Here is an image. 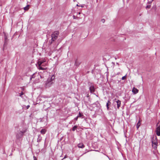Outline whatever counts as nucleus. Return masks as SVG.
<instances>
[{"label": "nucleus", "instance_id": "1", "mask_svg": "<svg viewBox=\"0 0 160 160\" xmlns=\"http://www.w3.org/2000/svg\"><path fill=\"white\" fill-rule=\"evenodd\" d=\"M152 146L154 149H156L158 145V139L156 136H153L152 139Z\"/></svg>", "mask_w": 160, "mask_h": 160}, {"label": "nucleus", "instance_id": "2", "mask_svg": "<svg viewBox=\"0 0 160 160\" xmlns=\"http://www.w3.org/2000/svg\"><path fill=\"white\" fill-rule=\"evenodd\" d=\"M59 34V32L58 31H56L53 32V33L51 35L52 42H50V44H52V42L54 41L57 39Z\"/></svg>", "mask_w": 160, "mask_h": 160}, {"label": "nucleus", "instance_id": "3", "mask_svg": "<svg viewBox=\"0 0 160 160\" xmlns=\"http://www.w3.org/2000/svg\"><path fill=\"white\" fill-rule=\"evenodd\" d=\"M156 132L158 136H160V122H158L157 124Z\"/></svg>", "mask_w": 160, "mask_h": 160}, {"label": "nucleus", "instance_id": "4", "mask_svg": "<svg viewBox=\"0 0 160 160\" xmlns=\"http://www.w3.org/2000/svg\"><path fill=\"white\" fill-rule=\"evenodd\" d=\"M52 81L50 80V79L48 78L47 81L46 83V86L47 87H50L52 84Z\"/></svg>", "mask_w": 160, "mask_h": 160}, {"label": "nucleus", "instance_id": "5", "mask_svg": "<svg viewBox=\"0 0 160 160\" xmlns=\"http://www.w3.org/2000/svg\"><path fill=\"white\" fill-rule=\"evenodd\" d=\"M23 136L22 133V132H20L18 133L16 135V138L18 139L21 137H22Z\"/></svg>", "mask_w": 160, "mask_h": 160}, {"label": "nucleus", "instance_id": "6", "mask_svg": "<svg viewBox=\"0 0 160 160\" xmlns=\"http://www.w3.org/2000/svg\"><path fill=\"white\" fill-rule=\"evenodd\" d=\"M132 92L134 94H136L137 93H138L139 92V90L137 88H136L135 87H133L132 90Z\"/></svg>", "mask_w": 160, "mask_h": 160}, {"label": "nucleus", "instance_id": "7", "mask_svg": "<svg viewBox=\"0 0 160 160\" xmlns=\"http://www.w3.org/2000/svg\"><path fill=\"white\" fill-rule=\"evenodd\" d=\"M81 63L80 61L78 59H76L75 61V65L76 66H78Z\"/></svg>", "mask_w": 160, "mask_h": 160}, {"label": "nucleus", "instance_id": "8", "mask_svg": "<svg viewBox=\"0 0 160 160\" xmlns=\"http://www.w3.org/2000/svg\"><path fill=\"white\" fill-rule=\"evenodd\" d=\"M116 102L117 103V107L119 109V107H120L121 105V101L119 100H118L117 101H116Z\"/></svg>", "mask_w": 160, "mask_h": 160}, {"label": "nucleus", "instance_id": "9", "mask_svg": "<svg viewBox=\"0 0 160 160\" xmlns=\"http://www.w3.org/2000/svg\"><path fill=\"white\" fill-rule=\"evenodd\" d=\"M78 147L79 148H84L85 146L82 143H80L78 144Z\"/></svg>", "mask_w": 160, "mask_h": 160}, {"label": "nucleus", "instance_id": "10", "mask_svg": "<svg viewBox=\"0 0 160 160\" xmlns=\"http://www.w3.org/2000/svg\"><path fill=\"white\" fill-rule=\"evenodd\" d=\"M89 89L91 92H94V88L93 86H91Z\"/></svg>", "mask_w": 160, "mask_h": 160}, {"label": "nucleus", "instance_id": "11", "mask_svg": "<svg viewBox=\"0 0 160 160\" xmlns=\"http://www.w3.org/2000/svg\"><path fill=\"white\" fill-rule=\"evenodd\" d=\"M45 60H43L42 61H38V66H41V65L44 62H45Z\"/></svg>", "mask_w": 160, "mask_h": 160}, {"label": "nucleus", "instance_id": "12", "mask_svg": "<svg viewBox=\"0 0 160 160\" xmlns=\"http://www.w3.org/2000/svg\"><path fill=\"white\" fill-rule=\"evenodd\" d=\"M111 103L110 102V101L109 100L108 101V102L107 103V105H106L107 107L108 110L109 109V106L110 105Z\"/></svg>", "mask_w": 160, "mask_h": 160}, {"label": "nucleus", "instance_id": "13", "mask_svg": "<svg viewBox=\"0 0 160 160\" xmlns=\"http://www.w3.org/2000/svg\"><path fill=\"white\" fill-rule=\"evenodd\" d=\"M140 122H141L140 120H139L138 122V123L137 124V128L138 129V128H139V127H140V126L141 125V123Z\"/></svg>", "mask_w": 160, "mask_h": 160}, {"label": "nucleus", "instance_id": "14", "mask_svg": "<svg viewBox=\"0 0 160 160\" xmlns=\"http://www.w3.org/2000/svg\"><path fill=\"white\" fill-rule=\"evenodd\" d=\"M46 132V130L45 129H42L41 130V133L42 134H44Z\"/></svg>", "mask_w": 160, "mask_h": 160}, {"label": "nucleus", "instance_id": "15", "mask_svg": "<svg viewBox=\"0 0 160 160\" xmlns=\"http://www.w3.org/2000/svg\"><path fill=\"white\" fill-rule=\"evenodd\" d=\"M29 5H27V7L24 8V10L25 11L28 10L29 8Z\"/></svg>", "mask_w": 160, "mask_h": 160}, {"label": "nucleus", "instance_id": "16", "mask_svg": "<svg viewBox=\"0 0 160 160\" xmlns=\"http://www.w3.org/2000/svg\"><path fill=\"white\" fill-rule=\"evenodd\" d=\"M77 127L76 126H74L72 129V130L73 131H74L77 128Z\"/></svg>", "mask_w": 160, "mask_h": 160}, {"label": "nucleus", "instance_id": "17", "mask_svg": "<svg viewBox=\"0 0 160 160\" xmlns=\"http://www.w3.org/2000/svg\"><path fill=\"white\" fill-rule=\"evenodd\" d=\"M83 116V115L82 114V113H81L80 112H79V115L78 116V117H81L82 116Z\"/></svg>", "mask_w": 160, "mask_h": 160}, {"label": "nucleus", "instance_id": "18", "mask_svg": "<svg viewBox=\"0 0 160 160\" xmlns=\"http://www.w3.org/2000/svg\"><path fill=\"white\" fill-rule=\"evenodd\" d=\"M38 67H39V69H41V70H44V69H45V68H43L41 66H38Z\"/></svg>", "mask_w": 160, "mask_h": 160}, {"label": "nucleus", "instance_id": "19", "mask_svg": "<svg viewBox=\"0 0 160 160\" xmlns=\"http://www.w3.org/2000/svg\"><path fill=\"white\" fill-rule=\"evenodd\" d=\"M54 79V75H52L51 78H50V80L51 81H52Z\"/></svg>", "mask_w": 160, "mask_h": 160}, {"label": "nucleus", "instance_id": "20", "mask_svg": "<svg viewBox=\"0 0 160 160\" xmlns=\"http://www.w3.org/2000/svg\"><path fill=\"white\" fill-rule=\"evenodd\" d=\"M126 76H125L123 77H122V80H125L126 79Z\"/></svg>", "mask_w": 160, "mask_h": 160}, {"label": "nucleus", "instance_id": "21", "mask_svg": "<svg viewBox=\"0 0 160 160\" xmlns=\"http://www.w3.org/2000/svg\"><path fill=\"white\" fill-rule=\"evenodd\" d=\"M23 94V93L22 92L20 94V96L21 97V96Z\"/></svg>", "mask_w": 160, "mask_h": 160}, {"label": "nucleus", "instance_id": "22", "mask_svg": "<svg viewBox=\"0 0 160 160\" xmlns=\"http://www.w3.org/2000/svg\"><path fill=\"white\" fill-rule=\"evenodd\" d=\"M101 22H102V23H104L105 22V20L104 19H102L101 20Z\"/></svg>", "mask_w": 160, "mask_h": 160}, {"label": "nucleus", "instance_id": "23", "mask_svg": "<svg viewBox=\"0 0 160 160\" xmlns=\"http://www.w3.org/2000/svg\"><path fill=\"white\" fill-rule=\"evenodd\" d=\"M150 5H147L146 7V8H150Z\"/></svg>", "mask_w": 160, "mask_h": 160}, {"label": "nucleus", "instance_id": "24", "mask_svg": "<svg viewBox=\"0 0 160 160\" xmlns=\"http://www.w3.org/2000/svg\"><path fill=\"white\" fill-rule=\"evenodd\" d=\"M78 118V117L77 116V117L74 119L75 120L77 121Z\"/></svg>", "mask_w": 160, "mask_h": 160}, {"label": "nucleus", "instance_id": "25", "mask_svg": "<svg viewBox=\"0 0 160 160\" xmlns=\"http://www.w3.org/2000/svg\"><path fill=\"white\" fill-rule=\"evenodd\" d=\"M33 159L34 160H37V159L36 158L35 156H33Z\"/></svg>", "mask_w": 160, "mask_h": 160}, {"label": "nucleus", "instance_id": "26", "mask_svg": "<svg viewBox=\"0 0 160 160\" xmlns=\"http://www.w3.org/2000/svg\"><path fill=\"white\" fill-rule=\"evenodd\" d=\"M20 132H22V134L23 135V134L25 132H26V131H20Z\"/></svg>", "mask_w": 160, "mask_h": 160}, {"label": "nucleus", "instance_id": "27", "mask_svg": "<svg viewBox=\"0 0 160 160\" xmlns=\"http://www.w3.org/2000/svg\"><path fill=\"white\" fill-rule=\"evenodd\" d=\"M29 107H30V106L29 105H28L27 106V109H28L29 108Z\"/></svg>", "mask_w": 160, "mask_h": 160}, {"label": "nucleus", "instance_id": "28", "mask_svg": "<svg viewBox=\"0 0 160 160\" xmlns=\"http://www.w3.org/2000/svg\"><path fill=\"white\" fill-rule=\"evenodd\" d=\"M67 157V155H66L64 156V158H63V159H65V158H66Z\"/></svg>", "mask_w": 160, "mask_h": 160}, {"label": "nucleus", "instance_id": "29", "mask_svg": "<svg viewBox=\"0 0 160 160\" xmlns=\"http://www.w3.org/2000/svg\"><path fill=\"white\" fill-rule=\"evenodd\" d=\"M34 75H33L32 76V78H31V79H32V78H34Z\"/></svg>", "mask_w": 160, "mask_h": 160}, {"label": "nucleus", "instance_id": "30", "mask_svg": "<svg viewBox=\"0 0 160 160\" xmlns=\"http://www.w3.org/2000/svg\"><path fill=\"white\" fill-rule=\"evenodd\" d=\"M80 7H81L82 8H83V6H82V5Z\"/></svg>", "mask_w": 160, "mask_h": 160}, {"label": "nucleus", "instance_id": "31", "mask_svg": "<svg viewBox=\"0 0 160 160\" xmlns=\"http://www.w3.org/2000/svg\"><path fill=\"white\" fill-rule=\"evenodd\" d=\"M73 18H74V19H75V16H73Z\"/></svg>", "mask_w": 160, "mask_h": 160}, {"label": "nucleus", "instance_id": "32", "mask_svg": "<svg viewBox=\"0 0 160 160\" xmlns=\"http://www.w3.org/2000/svg\"><path fill=\"white\" fill-rule=\"evenodd\" d=\"M22 90H23H23H24V89H23V88H22Z\"/></svg>", "mask_w": 160, "mask_h": 160}, {"label": "nucleus", "instance_id": "33", "mask_svg": "<svg viewBox=\"0 0 160 160\" xmlns=\"http://www.w3.org/2000/svg\"><path fill=\"white\" fill-rule=\"evenodd\" d=\"M114 100H116V99L115 98L114 99Z\"/></svg>", "mask_w": 160, "mask_h": 160}, {"label": "nucleus", "instance_id": "34", "mask_svg": "<svg viewBox=\"0 0 160 160\" xmlns=\"http://www.w3.org/2000/svg\"><path fill=\"white\" fill-rule=\"evenodd\" d=\"M77 6H78V4H77Z\"/></svg>", "mask_w": 160, "mask_h": 160}]
</instances>
